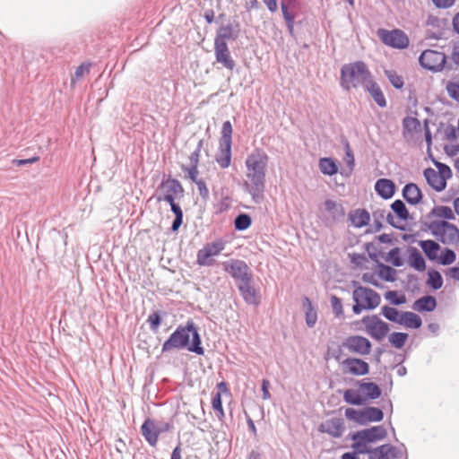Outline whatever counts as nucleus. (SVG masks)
<instances>
[{
    "label": "nucleus",
    "instance_id": "obj_5",
    "mask_svg": "<svg viewBox=\"0 0 459 459\" xmlns=\"http://www.w3.org/2000/svg\"><path fill=\"white\" fill-rule=\"evenodd\" d=\"M420 65L427 70L437 73L444 69L451 71L455 68L447 62V57L443 52L433 49L424 50L419 57Z\"/></svg>",
    "mask_w": 459,
    "mask_h": 459
},
{
    "label": "nucleus",
    "instance_id": "obj_60",
    "mask_svg": "<svg viewBox=\"0 0 459 459\" xmlns=\"http://www.w3.org/2000/svg\"><path fill=\"white\" fill-rule=\"evenodd\" d=\"M182 169L184 171L187 172L188 178L194 183H195L196 181L201 179V178H198V174H199L198 166H189V167L182 166Z\"/></svg>",
    "mask_w": 459,
    "mask_h": 459
},
{
    "label": "nucleus",
    "instance_id": "obj_27",
    "mask_svg": "<svg viewBox=\"0 0 459 459\" xmlns=\"http://www.w3.org/2000/svg\"><path fill=\"white\" fill-rule=\"evenodd\" d=\"M362 433L360 431H357L351 435V438L354 441V443L351 445L352 449L354 450V453L357 454H368V458H370L371 455V449L367 446V444H369L366 438H363Z\"/></svg>",
    "mask_w": 459,
    "mask_h": 459
},
{
    "label": "nucleus",
    "instance_id": "obj_34",
    "mask_svg": "<svg viewBox=\"0 0 459 459\" xmlns=\"http://www.w3.org/2000/svg\"><path fill=\"white\" fill-rule=\"evenodd\" d=\"M399 325H404L407 328L418 329L421 326L422 320L417 314L410 311H404L402 312V317Z\"/></svg>",
    "mask_w": 459,
    "mask_h": 459
},
{
    "label": "nucleus",
    "instance_id": "obj_47",
    "mask_svg": "<svg viewBox=\"0 0 459 459\" xmlns=\"http://www.w3.org/2000/svg\"><path fill=\"white\" fill-rule=\"evenodd\" d=\"M385 74L389 80L390 83L395 89H402L404 85L403 79L394 70H385Z\"/></svg>",
    "mask_w": 459,
    "mask_h": 459
},
{
    "label": "nucleus",
    "instance_id": "obj_40",
    "mask_svg": "<svg viewBox=\"0 0 459 459\" xmlns=\"http://www.w3.org/2000/svg\"><path fill=\"white\" fill-rule=\"evenodd\" d=\"M432 216H437L439 218H444L446 220H454L455 215L453 211L448 206H436L434 207L431 212L427 215L428 218H430Z\"/></svg>",
    "mask_w": 459,
    "mask_h": 459
},
{
    "label": "nucleus",
    "instance_id": "obj_32",
    "mask_svg": "<svg viewBox=\"0 0 459 459\" xmlns=\"http://www.w3.org/2000/svg\"><path fill=\"white\" fill-rule=\"evenodd\" d=\"M302 306L305 312L306 324L308 327H314L317 321V313L311 300L307 297L302 299Z\"/></svg>",
    "mask_w": 459,
    "mask_h": 459
},
{
    "label": "nucleus",
    "instance_id": "obj_18",
    "mask_svg": "<svg viewBox=\"0 0 459 459\" xmlns=\"http://www.w3.org/2000/svg\"><path fill=\"white\" fill-rule=\"evenodd\" d=\"M253 281H245L237 283L238 289L244 301L249 305L257 306L260 303L259 290L253 285Z\"/></svg>",
    "mask_w": 459,
    "mask_h": 459
},
{
    "label": "nucleus",
    "instance_id": "obj_35",
    "mask_svg": "<svg viewBox=\"0 0 459 459\" xmlns=\"http://www.w3.org/2000/svg\"><path fill=\"white\" fill-rule=\"evenodd\" d=\"M413 307L420 312H431L437 307V300L433 296L426 295L417 299Z\"/></svg>",
    "mask_w": 459,
    "mask_h": 459
},
{
    "label": "nucleus",
    "instance_id": "obj_56",
    "mask_svg": "<svg viewBox=\"0 0 459 459\" xmlns=\"http://www.w3.org/2000/svg\"><path fill=\"white\" fill-rule=\"evenodd\" d=\"M203 144H204V140L203 139L199 140L195 150L189 156V161H190L189 166H198L200 152L203 148Z\"/></svg>",
    "mask_w": 459,
    "mask_h": 459
},
{
    "label": "nucleus",
    "instance_id": "obj_29",
    "mask_svg": "<svg viewBox=\"0 0 459 459\" xmlns=\"http://www.w3.org/2000/svg\"><path fill=\"white\" fill-rule=\"evenodd\" d=\"M349 219L354 227L361 228L368 224L370 215L365 209H356L350 212Z\"/></svg>",
    "mask_w": 459,
    "mask_h": 459
},
{
    "label": "nucleus",
    "instance_id": "obj_31",
    "mask_svg": "<svg viewBox=\"0 0 459 459\" xmlns=\"http://www.w3.org/2000/svg\"><path fill=\"white\" fill-rule=\"evenodd\" d=\"M325 210L330 213L331 218L334 221H339L344 218L345 211L341 204L327 199L324 203Z\"/></svg>",
    "mask_w": 459,
    "mask_h": 459
},
{
    "label": "nucleus",
    "instance_id": "obj_33",
    "mask_svg": "<svg viewBox=\"0 0 459 459\" xmlns=\"http://www.w3.org/2000/svg\"><path fill=\"white\" fill-rule=\"evenodd\" d=\"M419 245L429 260L434 261L437 259V252L440 250L438 243L434 240L428 239L420 240Z\"/></svg>",
    "mask_w": 459,
    "mask_h": 459
},
{
    "label": "nucleus",
    "instance_id": "obj_23",
    "mask_svg": "<svg viewBox=\"0 0 459 459\" xmlns=\"http://www.w3.org/2000/svg\"><path fill=\"white\" fill-rule=\"evenodd\" d=\"M375 190L383 199H390L395 192V185L391 179L380 178L376 182Z\"/></svg>",
    "mask_w": 459,
    "mask_h": 459
},
{
    "label": "nucleus",
    "instance_id": "obj_62",
    "mask_svg": "<svg viewBox=\"0 0 459 459\" xmlns=\"http://www.w3.org/2000/svg\"><path fill=\"white\" fill-rule=\"evenodd\" d=\"M407 284L413 291L420 289L419 278L414 274L407 275Z\"/></svg>",
    "mask_w": 459,
    "mask_h": 459
},
{
    "label": "nucleus",
    "instance_id": "obj_46",
    "mask_svg": "<svg viewBox=\"0 0 459 459\" xmlns=\"http://www.w3.org/2000/svg\"><path fill=\"white\" fill-rule=\"evenodd\" d=\"M221 136L219 140V143L232 144V125L230 121L227 120L223 122L221 127Z\"/></svg>",
    "mask_w": 459,
    "mask_h": 459
},
{
    "label": "nucleus",
    "instance_id": "obj_64",
    "mask_svg": "<svg viewBox=\"0 0 459 459\" xmlns=\"http://www.w3.org/2000/svg\"><path fill=\"white\" fill-rule=\"evenodd\" d=\"M212 406L214 411H221L222 402L221 393H216L212 399Z\"/></svg>",
    "mask_w": 459,
    "mask_h": 459
},
{
    "label": "nucleus",
    "instance_id": "obj_8",
    "mask_svg": "<svg viewBox=\"0 0 459 459\" xmlns=\"http://www.w3.org/2000/svg\"><path fill=\"white\" fill-rule=\"evenodd\" d=\"M158 188L160 191L155 195L158 202H169L184 196V188L181 183L170 177L163 179Z\"/></svg>",
    "mask_w": 459,
    "mask_h": 459
},
{
    "label": "nucleus",
    "instance_id": "obj_20",
    "mask_svg": "<svg viewBox=\"0 0 459 459\" xmlns=\"http://www.w3.org/2000/svg\"><path fill=\"white\" fill-rule=\"evenodd\" d=\"M346 370L354 376H364L369 372V365L358 358H347L342 362Z\"/></svg>",
    "mask_w": 459,
    "mask_h": 459
},
{
    "label": "nucleus",
    "instance_id": "obj_44",
    "mask_svg": "<svg viewBox=\"0 0 459 459\" xmlns=\"http://www.w3.org/2000/svg\"><path fill=\"white\" fill-rule=\"evenodd\" d=\"M429 279H428V285H429L430 288L437 290H439L443 286V278L439 272L431 269L428 272Z\"/></svg>",
    "mask_w": 459,
    "mask_h": 459
},
{
    "label": "nucleus",
    "instance_id": "obj_49",
    "mask_svg": "<svg viewBox=\"0 0 459 459\" xmlns=\"http://www.w3.org/2000/svg\"><path fill=\"white\" fill-rule=\"evenodd\" d=\"M385 298L392 305L400 306L406 302V298L403 294L399 295L395 290H388L385 293Z\"/></svg>",
    "mask_w": 459,
    "mask_h": 459
},
{
    "label": "nucleus",
    "instance_id": "obj_41",
    "mask_svg": "<svg viewBox=\"0 0 459 459\" xmlns=\"http://www.w3.org/2000/svg\"><path fill=\"white\" fill-rule=\"evenodd\" d=\"M391 209L396 216L402 221H407L410 218V213L404 203L401 200H395L391 204Z\"/></svg>",
    "mask_w": 459,
    "mask_h": 459
},
{
    "label": "nucleus",
    "instance_id": "obj_42",
    "mask_svg": "<svg viewBox=\"0 0 459 459\" xmlns=\"http://www.w3.org/2000/svg\"><path fill=\"white\" fill-rule=\"evenodd\" d=\"M381 315L387 320L399 324L402 317V312H399L395 307L389 306H383L381 307Z\"/></svg>",
    "mask_w": 459,
    "mask_h": 459
},
{
    "label": "nucleus",
    "instance_id": "obj_12",
    "mask_svg": "<svg viewBox=\"0 0 459 459\" xmlns=\"http://www.w3.org/2000/svg\"><path fill=\"white\" fill-rule=\"evenodd\" d=\"M352 285L355 287L352 293L353 301H357V299L364 300V305L368 307V310H372L378 307L381 297L376 290L367 287L357 286L358 282L355 281H352Z\"/></svg>",
    "mask_w": 459,
    "mask_h": 459
},
{
    "label": "nucleus",
    "instance_id": "obj_48",
    "mask_svg": "<svg viewBox=\"0 0 459 459\" xmlns=\"http://www.w3.org/2000/svg\"><path fill=\"white\" fill-rule=\"evenodd\" d=\"M403 127L404 132L412 133L420 127V123L416 117H406L403 120Z\"/></svg>",
    "mask_w": 459,
    "mask_h": 459
},
{
    "label": "nucleus",
    "instance_id": "obj_2",
    "mask_svg": "<svg viewBox=\"0 0 459 459\" xmlns=\"http://www.w3.org/2000/svg\"><path fill=\"white\" fill-rule=\"evenodd\" d=\"M185 348L197 355L204 354L198 328L192 320H188L186 325H180L177 327L162 344L161 351L165 353Z\"/></svg>",
    "mask_w": 459,
    "mask_h": 459
},
{
    "label": "nucleus",
    "instance_id": "obj_11",
    "mask_svg": "<svg viewBox=\"0 0 459 459\" xmlns=\"http://www.w3.org/2000/svg\"><path fill=\"white\" fill-rule=\"evenodd\" d=\"M377 36L381 41L394 48L403 49L409 45V39L407 35L401 30H388L385 29H379Z\"/></svg>",
    "mask_w": 459,
    "mask_h": 459
},
{
    "label": "nucleus",
    "instance_id": "obj_45",
    "mask_svg": "<svg viewBox=\"0 0 459 459\" xmlns=\"http://www.w3.org/2000/svg\"><path fill=\"white\" fill-rule=\"evenodd\" d=\"M390 343L396 349H401L404 346L407 339L408 333H401V332H394L389 335Z\"/></svg>",
    "mask_w": 459,
    "mask_h": 459
},
{
    "label": "nucleus",
    "instance_id": "obj_26",
    "mask_svg": "<svg viewBox=\"0 0 459 459\" xmlns=\"http://www.w3.org/2000/svg\"><path fill=\"white\" fill-rule=\"evenodd\" d=\"M363 435V438L368 441V443H375L379 440H383L387 436L385 428L382 425L374 426L369 429L359 430Z\"/></svg>",
    "mask_w": 459,
    "mask_h": 459
},
{
    "label": "nucleus",
    "instance_id": "obj_51",
    "mask_svg": "<svg viewBox=\"0 0 459 459\" xmlns=\"http://www.w3.org/2000/svg\"><path fill=\"white\" fill-rule=\"evenodd\" d=\"M161 321L162 320H161L160 313L159 311H154L152 314H150L146 320V322L150 325L151 331H152L153 333L158 332L159 327L161 324Z\"/></svg>",
    "mask_w": 459,
    "mask_h": 459
},
{
    "label": "nucleus",
    "instance_id": "obj_58",
    "mask_svg": "<svg viewBox=\"0 0 459 459\" xmlns=\"http://www.w3.org/2000/svg\"><path fill=\"white\" fill-rule=\"evenodd\" d=\"M215 213L221 214L230 209V197L225 196L223 197L219 203H217L215 205Z\"/></svg>",
    "mask_w": 459,
    "mask_h": 459
},
{
    "label": "nucleus",
    "instance_id": "obj_7",
    "mask_svg": "<svg viewBox=\"0 0 459 459\" xmlns=\"http://www.w3.org/2000/svg\"><path fill=\"white\" fill-rule=\"evenodd\" d=\"M345 416L348 420H353L360 426H365L369 422H379L384 419L382 410L373 406H368L362 410L347 408Z\"/></svg>",
    "mask_w": 459,
    "mask_h": 459
},
{
    "label": "nucleus",
    "instance_id": "obj_9",
    "mask_svg": "<svg viewBox=\"0 0 459 459\" xmlns=\"http://www.w3.org/2000/svg\"><path fill=\"white\" fill-rule=\"evenodd\" d=\"M223 269L238 282L253 281V273L247 264L239 259H230L222 263Z\"/></svg>",
    "mask_w": 459,
    "mask_h": 459
},
{
    "label": "nucleus",
    "instance_id": "obj_63",
    "mask_svg": "<svg viewBox=\"0 0 459 459\" xmlns=\"http://www.w3.org/2000/svg\"><path fill=\"white\" fill-rule=\"evenodd\" d=\"M39 156H34L32 158H30V159H23V160H18V159H14L12 160V163L15 166H23V165H28V164H32L36 161H39Z\"/></svg>",
    "mask_w": 459,
    "mask_h": 459
},
{
    "label": "nucleus",
    "instance_id": "obj_19",
    "mask_svg": "<svg viewBox=\"0 0 459 459\" xmlns=\"http://www.w3.org/2000/svg\"><path fill=\"white\" fill-rule=\"evenodd\" d=\"M371 453L369 459H392L403 456V451L390 444L381 445L373 448L371 449Z\"/></svg>",
    "mask_w": 459,
    "mask_h": 459
},
{
    "label": "nucleus",
    "instance_id": "obj_36",
    "mask_svg": "<svg viewBox=\"0 0 459 459\" xmlns=\"http://www.w3.org/2000/svg\"><path fill=\"white\" fill-rule=\"evenodd\" d=\"M409 251V264L415 270L423 272L426 269V262L420 251L415 247H410Z\"/></svg>",
    "mask_w": 459,
    "mask_h": 459
},
{
    "label": "nucleus",
    "instance_id": "obj_54",
    "mask_svg": "<svg viewBox=\"0 0 459 459\" xmlns=\"http://www.w3.org/2000/svg\"><path fill=\"white\" fill-rule=\"evenodd\" d=\"M449 58V63L459 68V40L452 42V51Z\"/></svg>",
    "mask_w": 459,
    "mask_h": 459
},
{
    "label": "nucleus",
    "instance_id": "obj_52",
    "mask_svg": "<svg viewBox=\"0 0 459 459\" xmlns=\"http://www.w3.org/2000/svg\"><path fill=\"white\" fill-rule=\"evenodd\" d=\"M386 261H390L394 266L399 267L403 264V260L400 256V248L394 247L391 249L387 256L385 257Z\"/></svg>",
    "mask_w": 459,
    "mask_h": 459
},
{
    "label": "nucleus",
    "instance_id": "obj_16",
    "mask_svg": "<svg viewBox=\"0 0 459 459\" xmlns=\"http://www.w3.org/2000/svg\"><path fill=\"white\" fill-rule=\"evenodd\" d=\"M240 24L238 22H229L221 25L214 38L215 42L227 43L228 41H235L240 35Z\"/></svg>",
    "mask_w": 459,
    "mask_h": 459
},
{
    "label": "nucleus",
    "instance_id": "obj_24",
    "mask_svg": "<svg viewBox=\"0 0 459 459\" xmlns=\"http://www.w3.org/2000/svg\"><path fill=\"white\" fill-rule=\"evenodd\" d=\"M427 183L437 192L443 191L446 186V182L444 178H440V175L432 168H428L423 172Z\"/></svg>",
    "mask_w": 459,
    "mask_h": 459
},
{
    "label": "nucleus",
    "instance_id": "obj_55",
    "mask_svg": "<svg viewBox=\"0 0 459 459\" xmlns=\"http://www.w3.org/2000/svg\"><path fill=\"white\" fill-rule=\"evenodd\" d=\"M438 171V175H440L441 178H444V181L446 182L452 177V170L449 166L441 162H435Z\"/></svg>",
    "mask_w": 459,
    "mask_h": 459
},
{
    "label": "nucleus",
    "instance_id": "obj_25",
    "mask_svg": "<svg viewBox=\"0 0 459 459\" xmlns=\"http://www.w3.org/2000/svg\"><path fill=\"white\" fill-rule=\"evenodd\" d=\"M231 145L228 143H219V149L215 156V160L221 169H227L231 162Z\"/></svg>",
    "mask_w": 459,
    "mask_h": 459
},
{
    "label": "nucleus",
    "instance_id": "obj_4",
    "mask_svg": "<svg viewBox=\"0 0 459 459\" xmlns=\"http://www.w3.org/2000/svg\"><path fill=\"white\" fill-rule=\"evenodd\" d=\"M424 230H430L437 240L446 245H454L459 242V229L446 221H433L431 222L420 221Z\"/></svg>",
    "mask_w": 459,
    "mask_h": 459
},
{
    "label": "nucleus",
    "instance_id": "obj_15",
    "mask_svg": "<svg viewBox=\"0 0 459 459\" xmlns=\"http://www.w3.org/2000/svg\"><path fill=\"white\" fill-rule=\"evenodd\" d=\"M300 5L299 0H281V9L287 30L290 36H294V22L296 18L295 10Z\"/></svg>",
    "mask_w": 459,
    "mask_h": 459
},
{
    "label": "nucleus",
    "instance_id": "obj_28",
    "mask_svg": "<svg viewBox=\"0 0 459 459\" xmlns=\"http://www.w3.org/2000/svg\"><path fill=\"white\" fill-rule=\"evenodd\" d=\"M366 91L380 108L386 107V100L379 85L372 79L366 84Z\"/></svg>",
    "mask_w": 459,
    "mask_h": 459
},
{
    "label": "nucleus",
    "instance_id": "obj_59",
    "mask_svg": "<svg viewBox=\"0 0 459 459\" xmlns=\"http://www.w3.org/2000/svg\"><path fill=\"white\" fill-rule=\"evenodd\" d=\"M195 184L197 186L200 196L202 197V199L204 201L206 202L210 197V194H209V190L206 186L205 181L204 179H200V180L196 181Z\"/></svg>",
    "mask_w": 459,
    "mask_h": 459
},
{
    "label": "nucleus",
    "instance_id": "obj_6",
    "mask_svg": "<svg viewBox=\"0 0 459 459\" xmlns=\"http://www.w3.org/2000/svg\"><path fill=\"white\" fill-rule=\"evenodd\" d=\"M172 429V422L156 421L147 418L141 426V433L151 446H156L159 436L169 432Z\"/></svg>",
    "mask_w": 459,
    "mask_h": 459
},
{
    "label": "nucleus",
    "instance_id": "obj_13",
    "mask_svg": "<svg viewBox=\"0 0 459 459\" xmlns=\"http://www.w3.org/2000/svg\"><path fill=\"white\" fill-rule=\"evenodd\" d=\"M225 247L221 240L207 243L197 251L196 263L200 266H210L213 264L212 256L218 255Z\"/></svg>",
    "mask_w": 459,
    "mask_h": 459
},
{
    "label": "nucleus",
    "instance_id": "obj_38",
    "mask_svg": "<svg viewBox=\"0 0 459 459\" xmlns=\"http://www.w3.org/2000/svg\"><path fill=\"white\" fill-rule=\"evenodd\" d=\"M379 267L378 275L385 281L393 282L396 280V270L393 267L377 262Z\"/></svg>",
    "mask_w": 459,
    "mask_h": 459
},
{
    "label": "nucleus",
    "instance_id": "obj_61",
    "mask_svg": "<svg viewBox=\"0 0 459 459\" xmlns=\"http://www.w3.org/2000/svg\"><path fill=\"white\" fill-rule=\"evenodd\" d=\"M89 72H90V65L82 64L81 65H79L76 68V70L74 72V78H73L72 81L74 82V80H80L85 73H89Z\"/></svg>",
    "mask_w": 459,
    "mask_h": 459
},
{
    "label": "nucleus",
    "instance_id": "obj_37",
    "mask_svg": "<svg viewBox=\"0 0 459 459\" xmlns=\"http://www.w3.org/2000/svg\"><path fill=\"white\" fill-rule=\"evenodd\" d=\"M318 166L324 175L333 176L338 172V166L332 158H321Z\"/></svg>",
    "mask_w": 459,
    "mask_h": 459
},
{
    "label": "nucleus",
    "instance_id": "obj_21",
    "mask_svg": "<svg viewBox=\"0 0 459 459\" xmlns=\"http://www.w3.org/2000/svg\"><path fill=\"white\" fill-rule=\"evenodd\" d=\"M319 430L321 432L327 433L333 437H340L344 430L343 420L341 418H332L327 420L320 425Z\"/></svg>",
    "mask_w": 459,
    "mask_h": 459
},
{
    "label": "nucleus",
    "instance_id": "obj_22",
    "mask_svg": "<svg viewBox=\"0 0 459 459\" xmlns=\"http://www.w3.org/2000/svg\"><path fill=\"white\" fill-rule=\"evenodd\" d=\"M403 197L409 204H418L422 199V193L414 183H408L403 189Z\"/></svg>",
    "mask_w": 459,
    "mask_h": 459
},
{
    "label": "nucleus",
    "instance_id": "obj_39",
    "mask_svg": "<svg viewBox=\"0 0 459 459\" xmlns=\"http://www.w3.org/2000/svg\"><path fill=\"white\" fill-rule=\"evenodd\" d=\"M344 401L351 405H363L366 403V399L361 397L359 391L354 389H347L343 394Z\"/></svg>",
    "mask_w": 459,
    "mask_h": 459
},
{
    "label": "nucleus",
    "instance_id": "obj_10",
    "mask_svg": "<svg viewBox=\"0 0 459 459\" xmlns=\"http://www.w3.org/2000/svg\"><path fill=\"white\" fill-rule=\"evenodd\" d=\"M361 323L365 325L367 333L377 341H382L390 330L389 325L377 315L364 316Z\"/></svg>",
    "mask_w": 459,
    "mask_h": 459
},
{
    "label": "nucleus",
    "instance_id": "obj_53",
    "mask_svg": "<svg viewBox=\"0 0 459 459\" xmlns=\"http://www.w3.org/2000/svg\"><path fill=\"white\" fill-rule=\"evenodd\" d=\"M331 306L333 308V312L336 317H341L343 316V307L342 299L335 295H332L331 297Z\"/></svg>",
    "mask_w": 459,
    "mask_h": 459
},
{
    "label": "nucleus",
    "instance_id": "obj_14",
    "mask_svg": "<svg viewBox=\"0 0 459 459\" xmlns=\"http://www.w3.org/2000/svg\"><path fill=\"white\" fill-rule=\"evenodd\" d=\"M342 346L350 352L363 356L370 353L372 344L369 340L364 336L351 335L343 340Z\"/></svg>",
    "mask_w": 459,
    "mask_h": 459
},
{
    "label": "nucleus",
    "instance_id": "obj_50",
    "mask_svg": "<svg viewBox=\"0 0 459 459\" xmlns=\"http://www.w3.org/2000/svg\"><path fill=\"white\" fill-rule=\"evenodd\" d=\"M456 259V255L454 250L450 248H445L440 256L438 257V263L442 265H449L453 264Z\"/></svg>",
    "mask_w": 459,
    "mask_h": 459
},
{
    "label": "nucleus",
    "instance_id": "obj_57",
    "mask_svg": "<svg viewBox=\"0 0 459 459\" xmlns=\"http://www.w3.org/2000/svg\"><path fill=\"white\" fill-rule=\"evenodd\" d=\"M446 91L452 99L459 102V80L449 82L446 85Z\"/></svg>",
    "mask_w": 459,
    "mask_h": 459
},
{
    "label": "nucleus",
    "instance_id": "obj_17",
    "mask_svg": "<svg viewBox=\"0 0 459 459\" xmlns=\"http://www.w3.org/2000/svg\"><path fill=\"white\" fill-rule=\"evenodd\" d=\"M214 55L216 62L221 64L226 69L232 71L235 68L236 63L230 56L228 43L214 41Z\"/></svg>",
    "mask_w": 459,
    "mask_h": 459
},
{
    "label": "nucleus",
    "instance_id": "obj_3",
    "mask_svg": "<svg viewBox=\"0 0 459 459\" xmlns=\"http://www.w3.org/2000/svg\"><path fill=\"white\" fill-rule=\"evenodd\" d=\"M372 79V74L363 61L343 65L341 68L340 84L342 89L364 87Z\"/></svg>",
    "mask_w": 459,
    "mask_h": 459
},
{
    "label": "nucleus",
    "instance_id": "obj_30",
    "mask_svg": "<svg viewBox=\"0 0 459 459\" xmlns=\"http://www.w3.org/2000/svg\"><path fill=\"white\" fill-rule=\"evenodd\" d=\"M358 385L360 391L364 394V399H366V401L375 400L380 397L382 392L376 383L358 381Z\"/></svg>",
    "mask_w": 459,
    "mask_h": 459
},
{
    "label": "nucleus",
    "instance_id": "obj_43",
    "mask_svg": "<svg viewBox=\"0 0 459 459\" xmlns=\"http://www.w3.org/2000/svg\"><path fill=\"white\" fill-rule=\"evenodd\" d=\"M251 224L252 219L247 213H240L234 220V228L238 231L247 230Z\"/></svg>",
    "mask_w": 459,
    "mask_h": 459
},
{
    "label": "nucleus",
    "instance_id": "obj_1",
    "mask_svg": "<svg viewBox=\"0 0 459 459\" xmlns=\"http://www.w3.org/2000/svg\"><path fill=\"white\" fill-rule=\"evenodd\" d=\"M268 160V155L264 151L256 149L245 161L248 181H246L244 186L255 204H259L264 198Z\"/></svg>",
    "mask_w": 459,
    "mask_h": 459
}]
</instances>
